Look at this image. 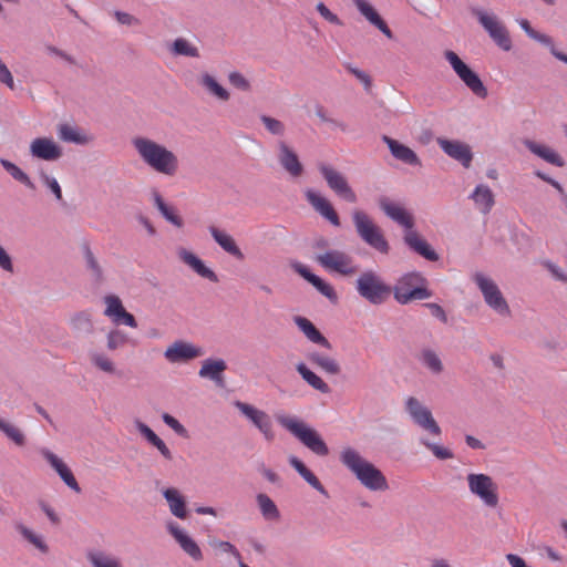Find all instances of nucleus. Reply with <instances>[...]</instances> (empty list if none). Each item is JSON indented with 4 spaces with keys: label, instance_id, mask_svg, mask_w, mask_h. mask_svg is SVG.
<instances>
[{
    "label": "nucleus",
    "instance_id": "nucleus-1",
    "mask_svg": "<svg viewBox=\"0 0 567 567\" xmlns=\"http://www.w3.org/2000/svg\"><path fill=\"white\" fill-rule=\"evenodd\" d=\"M132 145L142 162L154 172L169 177L178 172V157L165 145L144 136L132 138Z\"/></svg>",
    "mask_w": 567,
    "mask_h": 567
},
{
    "label": "nucleus",
    "instance_id": "nucleus-2",
    "mask_svg": "<svg viewBox=\"0 0 567 567\" xmlns=\"http://www.w3.org/2000/svg\"><path fill=\"white\" fill-rule=\"evenodd\" d=\"M339 460L370 491L388 488V482L382 472L367 461L355 449L344 447L340 452Z\"/></svg>",
    "mask_w": 567,
    "mask_h": 567
},
{
    "label": "nucleus",
    "instance_id": "nucleus-3",
    "mask_svg": "<svg viewBox=\"0 0 567 567\" xmlns=\"http://www.w3.org/2000/svg\"><path fill=\"white\" fill-rule=\"evenodd\" d=\"M278 423L318 456H327L329 447L321 435L297 416L278 415Z\"/></svg>",
    "mask_w": 567,
    "mask_h": 567
},
{
    "label": "nucleus",
    "instance_id": "nucleus-4",
    "mask_svg": "<svg viewBox=\"0 0 567 567\" xmlns=\"http://www.w3.org/2000/svg\"><path fill=\"white\" fill-rule=\"evenodd\" d=\"M352 223L358 237L372 249L382 255H388L390 244L383 230L374 223L364 210L354 209L351 213Z\"/></svg>",
    "mask_w": 567,
    "mask_h": 567
},
{
    "label": "nucleus",
    "instance_id": "nucleus-5",
    "mask_svg": "<svg viewBox=\"0 0 567 567\" xmlns=\"http://www.w3.org/2000/svg\"><path fill=\"white\" fill-rule=\"evenodd\" d=\"M394 299L400 305H408L413 300H424L432 297L427 289V280L421 272L412 271L401 276L392 289Z\"/></svg>",
    "mask_w": 567,
    "mask_h": 567
},
{
    "label": "nucleus",
    "instance_id": "nucleus-6",
    "mask_svg": "<svg viewBox=\"0 0 567 567\" xmlns=\"http://www.w3.org/2000/svg\"><path fill=\"white\" fill-rule=\"evenodd\" d=\"M355 289L369 303L379 306L391 296L392 288L373 270H365L355 280Z\"/></svg>",
    "mask_w": 567,
    "mask_h": 567
},
{
    "label": "nucleus",
    "instance_id": "nucleus-7",
    "mask_svg": "<svg viewBox=\"0 0 567 567\" xmlns=\"http://www.w3.org/2000/svg\"><path fill=\"white\" fill-rule=\"evenodd\" d=\"M472 280L481 291L488 308L501 317H511L512 310L497 284L481 271L472 275Z\"/></svg>",
    "mask_w": 567,
    "mask_h": 567
},
{
    "label": "nucleus",
    "instance_id": "nucleus-8",
    "mask_svg": "<svg viewBox=\"0 0 567 567\" xmlns=\"http://www.w3.org/2000/svg\"><path fill=\"white\" fill-rule=\"evenodd\" d=\"M472 14L477 19L489 38L504 51L512 49V40L504 23L493 12L480 8H472Z\"/></svg>",
    "mask_w": 567,
    "mask_h": 567
},
{
    "label": "nucleus",
    "instance_id": "nucleus-9",
    "mask_svg": "<svg viewBox=\"0 0 567 567\" xmlns=\"http://www.w3.org/2000/svg\"><path fill=\"white\" fill-rule=\"evenodd\" d=\"M317 262L328 271L337 272L344 277L359 271L358 265L351 255L346 251L331 249L316 256Z\"/></svg>",
    "mask_w": 567,
    "mask_h": 567
},
{
    "label": "nucleus",
    "instance_id": "nucleus-10",
    "mask_svg": "<svg viewBox=\"0 0 567 567\" xmlns=\"http://www.w3.org/2000/svg\"><path fill=\"white\" fill-rule=\"evenodd\" d=\"M444 58L451 64L457 76L477 97L485 99L487 96V89L478 74L463 62L454 51L446 50L444 52Z\"/></svg>",
    "mask_w": 567,
    "mask_h": 567
},
{
    "label": "nucleus",
    "instance_id": "nucleus-11",
    "mask_svg": "<svg viewBox=\"0 0 567 567\" xmlns=\"http://www.w3.org/2000/svg\"><path fill=\"white\" fill-rule=\"evenodd\" d=\"M466 481L470 492L477 496L486 507L495 508L498 505L497 485L491 476L470 473Z\"/></svg>",
    "mask_w": 567,
    "mask_h": 567
},
{
    "label": "nucleus",
    "instance_id": "nucleus-12",
    "mask_svg": "<svg viewBox=\"0 0 567 567\" xmlns=\"http://www.w3.org/2000/svg\"><path fill=\"white\" fill-rule=\"evenodd\" d=\"M404 409L414 424L433 435H441V427L434 420L431 410L423 405L419 399L409 396L405 400Z\"/></svg>",
    "mask_w": 567,
    "mask_h": 567
},
{
    "label": "nucleus",
    "instance_id": "nucleus-13",
    "mask_svg": "<svg viewBox=\"0 0 567 567\" xmlns=\"http://www.w3.org/2000/svg\"><path fill=\"white\" fill-rule=\"evenodd\" d=\"M318 169L326 181L328 187L339 197L349 203L357 202V195L349 185L346 176L332 166L320 163Z\"/></svg>",
    "mask_w": 567,
    "mask_h": 567
},
{
    "label": "nucleus",
    "instance_id": "nucleus-14",
    "mask_svg": "<svg viewBox=\"0 0 567 567\" xmlns=\"http://www.w3.org/2000/svg\"><path fill=\"white\" fill-rule=\"evenodd\" d=\"M234 405L260 431L266 441H274V424L269 414H267L262 410L255 408L251 404L241 401H236Z\"/></svg>",
    "mask_w": 567,
    "mask_h": 567
},
{
    "label": "nucleus",
    "instance_id": "nucleus-15",
    "mask_svg": "<svg viewBox=\"0 0 567 567\" xmlns=\"http://www.w3.org/2000/svg\"><path fill=\"white\" fill-rule=\"evenodd\" d=\"M436 143L449 157L458 162L464 168H470L473 161V152L467 143L445 137H437Z\"/></svg>",
    "mask_w": 567,
    "mask_h": 567
},
{
    "label": "nucleus",
    "instance_id": "nucleus-16",
    "mask_svg": "<svg viewBox=\"0 0 567 567\" xmlns=\"http://www.w3.org/2000/svg\"><path fill=\"white\" fill-rule=\"evenodd\" d=\"M166 529L182 550L195 561L203 559V553L198 544L176 522L166 523Z\"/></svg>",
    "mask_w": 567,
    "mask_h": 567
},
{
    "label": "nucleus",
    "instance_id": "nucleus-17",
    "mask_svg": "<svg viewBox=\"0 0 567 567\" xmlns=\"http://www.w3.org/2000/svg\"><path fill=\"white\" fill-rule=\"evenodd\" d=\"M30 154L33 158L55 162L63 155L62 147L50 137H37L30 143Z\"/></svg>",
    "mask_w": 567,
    "mask_h": 567
},
{
    "label": "nucleus",
    "instance_id": "nucleus-18",
    "mask_svg": "<svg viewBox=\"0 0 567 567\" xmlns=\"http://www.w3.org/2000/svg\"><path fill=\"white\" fill-rule=\"evenodd\" d=\"M202 354L203 350L199 347L183 340L173 342L164 352V357L169 363L188 362Z\"/></svg>",
    "mask_w": 567,
    "mask_h": 567
},
{
    "label": "nucleus",
    "instance_id": "nucleus-19",
    "mask_svg": "<svg viewBox=\"0 0 567 567\" xmlns=\"http://www.w3.org/2000/svg\"><path fill=\"white\" fill-rule=\"evenodd\" d=\"M380 209L393 221L404 227L405 230L414 227V219L411 213L404 207L395 204L386 196H381L378 199Z\"/></svg>",
    "mask_w": 567,
    "mask_h": 567
},
{
    "label": "nucleus",
    "instance_id": "nucleus-20",
    "mask_svg": "<svg viewBox=\"0 0 567 567\" xmlns=\"http://www.w3.org/2000/svg\"><path fill=\"white\" fill-rule=\"evenodd\" d=\"M277 158L280 166L291 176L299 177L303 173V166L299 161L297 153L285 141L277 143Z\"/></svg>",
    "mask_w": 567,
    "mask_h": 567
},
{
    "label": "nucleus",
    "instance_id": "nucleus-21",
    "mask_svg": "<svg viewBox=\"0 0 567 567\" xmlns=\"http://www.w3.org/2000/svg\"><path fill=\"white\" fill-rule=\"evenodd\" d=\"M305 196L307 202L319 215L330 221L333 226H340V218L331 203L326 197L313 189H307L305 192Z\"/></svg>",
    "mask_w": 567,
    "mask_h": 567
},
{
    "label": "nucleus",
    "instance_id": "nucleus-22",
    "mask_svg": "<svg viewBox=\"0 0 567 567\" xmlns=\"http://www.w3.org/2000/svg\"><path fill=\"white\" fill-rule=\"evenodd\" d=\"M382 141L388 145L391 155L395 159L410 166H421V159L419 158L416 153L409 146L400 143L399 141L388 135H383Z\"/></svg>",
    "mask_w": 567,
    "mask_h": 567
},
{
    "label": "nucleus",
    "instance_id": "nucleus-23",
    "mask_svg": "<svg viewBox=\"0 0 567 567\" xmlns=\"http://www.w3.org/2000/svg\"><path fill=\"white\" fill-rule=\"evenodd\" d=\"M58 136L62 142L85 146L94 142L93 134L66 123L58 126Z\"/></svg>",
    "mask_w": 567,
    "mask_h": 567
},
{
    "label": "nucleus",
    "instance_id": "nucleus-24",
    "mask_svg": "<svg viewBox=\"0 0 567 567\" xmlns=\"http://www.w3.org/2000/svg\"><path fill=\"white\" fill-rule=\"evenodd\" d=\"M403 240L411 250L424 257L425 259L430 261H436L439 259V255L435 252V250L432 249L427 241L423 239L413 228L405 230Z\"/></svg>",
    "mask_w": 567,
    "mask_h": 567
},
{
    "label": "nucleus",
    "instance_id": "nucleus-25",
    "mask_svg": "<svg viewBox=\"0 0 567 567\" xmlns=\"http://www.w3.org/2000/svg\"><path fill=\"white\" fill-rule=\"evenodd\" d=\"M292 269L299 274L303 279L310 282L321 295L329 300H337V293L333 287L321 279L319 276L312 274L310 269L301 262L292 264Z\"/></svg>",
    "mask_w": 567,
    "mask_h": 567
},
{
    "label": "nucleus",
    "instance_id": "nucleus-26",
    "mask_svg": "<svg viewBox=\"0 0 567 567\" xmlns=\"http://www.w3.org/2000/svg\"><path fill=\"white\" fill-rule=\"evenodd\" d=\"M227 364L223 359H206L203 361L198 375L213 381L217 386L225 385L224 372Z\"/></svg>",
    "mask_w": 567,
    "mask_h": 567
},
{
    "label": "nucleus",
    "instance_id": "nucleus-27",
    "mask_svg": "<svg viewBox=\"0 0 567 567\" xmlns=\"http://www.w3.org/2000/svg\"><path fill=\"white\" fill-rule=\"evenodd\" d=\"M43 457L48 461V463L55 470L61 480L75 493L81 492V487L78 484L72 471L68 467L64 462L59 458L54 453L49 450L42 451Z\"/></svg>",
    "mask_w": 567,
    "mask_h": 567
},
{
    "label": "nucleus",
    "instance_id": "nucleus-28",
    "mask_svg": "<svg viewBox=\"0 0 567 567\" xmlns=\"http://www.w3.org/2000/svg\"><path fill=\"white\" fill-rule=\"evenodd\" d=\"M177 255L179 259L190 267L198 276L208 279L212 282H218L217 275L210 268L206 267L203 260L195 254L185 248H178Z\"/></svg>",
    "mask_w": 567,
    "mask_h": 567
},
{
    "label": "nucleus",
    "instance_id": "nucleus-29",
    "mask_svg": "<svg viewBox=\"0 0 567 567\" xmlns=\"http://www.w3.org/2000/svg\"><path fill=\"white\" fill-rule=\"evenodd\" d=\"M523 144L530 153H533L534 155L544 159L545 162H547L554 166H557V167L565 166V161L554 148H551L547 145L537 143L533 140H525L523 142Z\"/></svg>",
    "mask_w": 567,
    "mask_h": 567
},
{
    "label": "nucleus",
    "instance_id": "nucleus-30",
    "mask_svg": "<svg viewBox=\"0 0 567 567\" xmlns=\"http://www.w3.org/2000/svg\"><path fill=\"white\" fill-rule=\"evenodd\" d=\"M359 12L375 28H378L388 39H393V33L374 10V8L365 0H352Z\"/></svg>",
    "mask_w": 567,
    "mask_h": 567
},
{
    "label": "nucleus",
    "instance_id": "nucleus-31",
    "mask_svg": "<svg viewBox=\"0 0 567 567\" xmlns=\"http://www.w3.org/2000/svg\"><path fill=\"white\" fill-rule=\"evenodd\" d=\"M296 326L302 333L313 343L326 349H331L330 341L316 328V326L307 318L297 316L293 318Z\"/></svg>",
    "mask_w": 567,
    "mask_h": 567
},
{
    "label": "nucleus",
    "instance_id": "nucleus-32",
    "mask_svg": "<svg viewBox=\"0 0 567 567\" xmlns=\"http://www.w3.org/2000/svg\"><path fill=\"white\" fill-rule=\"evenodd\" d=\"M288 462L297 473L317 492L321 495L329 497L328 491L320 483L318 477L295 455L289 456Z\"/></svg>",
    "mask_w": 567,
    "mask_h": 567
},
{
    "label": "nucleus",
    "instance_id": "nucleus-33",
    "mask_svg": "<svg viewBox=\"0 0 567 567\" xmlns=\"http://www.w3.org/2000/svg\"><path fill=\"white\" fill-rule=\"evenodd\" d=\"M470 198L474 202L477 209L483 214H488L495 204L494 194L492 189L485 184L477 185L473 193L470 195Z\"/></svg>",
    "mask_w": 567,
    "mask_h": 567
},
{
    "label": "nucleus",
    "instance_id": "nucleus-34",
    "mask_svg": "<svg viewBox=\"0 0 567 567\" xmlns=\"http://www.w3.org/2000/svg\"><path fill=\"white\" fill-rule=\"evenodd\" d=\"M163 496L168 503L171 513L181 519L187 517L186 502L181 495L179 491L174 487H169L163 491Z\"/></svg>",
    "mask_w": 567,
    "mask_h": 567
},
{
    "label": "nucleus",
    "instance_id": "nucleus-35",
    "mask_svg": "<svg viewBox=\"0 0 567 567\" xmlns=\"http://www.w3.org/2000/svg\"><path fill=\"white\" fill-rule=\"evenodd\" d=\"M209 233L214 240L228 254L234 256L235 258L241 260L244 259V254L235 243L234 238L226 234L225 231L219 230L215 226L209 227Z\"/></svg>",
    "mask_w": 567,
    "mask_h": 567
},
{
    "label": "nucleus",
    "instance_id": "nucleus-36",
    "mask_svg": "<svg viewBox=\"0 0 567 567\" xmlns=\"http://www.w3.org/2000/svg\"><path fill=\"white\" fill-rule=\"evenodd\" d=\"M86 559L92 567H123L120 557L101 549L87 551Z\"/></svg>",
    "mask_w": 567,
    "mask_h": 567
},
{
    "label": "nucleus",
    "instance_id": "nucleus-37",
    "mask_svg": "<svg viewBox=\"0 0 567 567\" xmlns=\"http://www.w3.org/2000/svg\"><path fill=\"white\" fill-rule=\"evenodd\" d=\"M297 372L301 378L315 390L328 394L331 389L318 374L311 371L305 363L300 362L296 365Z\"/></svg>",
    "mask_w": 567,
    "mask_h": 567
},
{
    "label": "nucleus",
    "instance_id": "nucleus-38",
    "mask_svg": "<svg viewBox=\"0 0 567 567\" xmlns=\"http://www.w3.org/2000/svg\"><path fill=\"white\" fill-rule=\"evenodd\" d=\"M174 56L199 58V49L185 38H176L168 48Z\"/></svg>",
    "mask_w": 567,
    "mask_h": 567
},
{
    "label": "nucleus",
    "instance_id": "nucleus-39",
    "mask_svg": "<svg viewBox=\"0 0 567 567\" xmlns=\"http://www.w3.org/2000/svg\"><path fill=\"white\" fill-rule=\"evenodd\" d=\"M308 359L327 374L338 375L341 372L339 362L329 355L316 351L310 353Z\"/></svg>",
    "mask_w": 567,
    "mask_h": 567
},
{
    "label": "nucleus",
    "instance_id": "nucleus-40",
    "mask_svg": "<svg viewBox=\"0 0 567 567\" xmlns=\"http://www.w3.org/2000/svg\"><path fill=\"white\" fill-rule=\"evenodd\" d=\"M199 83L209 94L214 95L219 101L226 102L229 100V92L209 73H203L199 78Z\"/></svg>",
    "mask_w": 567,
    "mask_h": 567
},
{
    "label": "nucleus",
    "instance_id": "nucleus-41",
    "mask_svg": "<svg viewBox=\"0 0 567 567\" xmlns=\"http://www.w3.org/2000/svg\"><path fill=\"white\" fill-rule=\"evenodd\" d=\"M14 529L20 533V535L31 545H33L42 554H47L49 551V546L44 542L43 537L31 528L27 527L21 522H14Z\"/></svg>",
    "mask_w": 567,
    "mask_h": 567
},
{
    "label": "nucleus",
    "instance_id": "nucleus-42",
    "mask_svg": "<svg viewBox=\"0 0 567 567\" xmlns=\"http://www.w3.org/2000/svg\"><path fill=\"white\" fill-rule=\"evenodd\" d=\"M89 359L91 364L97 370L107 374H115L116 365L106 353L93 350L89 352Z\"/></svg>",
    "mask_w": 567,
    "mask_h": 567
},
{
    "label": "nucleus",
    "instance_id": "nucleus-43",
    "mask_svg": "<svg viewBox=\"0 0 567 567\" xmlns=\"http://www.w3.org/2000/svg\"><path fill=\"white\" fill-rule=\"evenodd\" d=\"M0 164L4 168V171L11 175V177L13 179H16L17 182L24 185L28 189H31V190L35 189V185L31 181L29 175L25 172H23L19 166H17L14 163H12L8 159L1 158Z\"/></svg>",
    "mask_w": 567,
    "mask_h": 567
},
{
    "label": "nucleus",
    "instance_id": "nucleus-44",
    "mask_svg": "<svg viewBox=\"0 0 567 567\" xmlns=\"http://www.w3.org/2000/svg\"><path fill=\"white\" fill-rule=\"evenodd\" d=\"M257 504L261 515L267 520H277L280 517V512L275 502L266 494H258L256 497Z\"/></svg>",
    "mask_w": 567,
    "mask_h": 567
},
{
    "label": "nucleus",
    "instance_id": "nucleus-45",
    "mask_svg": "<svg viewBox=\"0 0 567 567\" xmlns=\"http://www.w3.org/2000/svg\"><path fill=\"white\" fill-rule=\"evenodd\" d=\"M70 324L73 330L84 334H91L94 330L91 315L86 311L75 313L71 318Z\"/></svg>",
    "mask_w": 567,
    "mask_h": 567
},
{
    "label": "nucleus",
    "instance_id": "nucleus-46",
    "mask_svg": "<svg viewBox=\"0 0 567 567\" xmlns=\"http://www.w3.org/2000/svg\"><path fill=\"white\" fill-rule=\"evenodd\" d=\"M154 202H155L157 209L159 210V213L163 215V217L167 221H169L171 224H173L174 226H176L178 228H181L184 225L182 217H179L178 215L175 214L173 208H171L164 202V199L162 198V196L158 193L154 194Z\"/></svg>",
    "mask_w": 567,
    "mask_h": 567
},
{
    "label": "nucleus",
    "instance_id": "nucleus-47",
    "mask_svg": "<svg viewBox=\"0 0 567 567\" xmlns=\"http://www.w3.org/2000/svg\"><path fill=\"white\" fill-rule=\"evenodd\" d=\"M0 431L17 445H24L25 437L21 430L2 417H0Z\"/></svg>",
    "mask_w": 567,
    "mask_h": 567
},
{
    "label": "nucleus",
    "instance_id": "nucleus-48",
    "mask_svg": "<svg viewBox=\"0 0 567 567\" xmlns=\"http://www.w3.org/2000/svg\"><path fill=\"white\" fill-rule=\"evenodd\" d=\"M421 362L433 373L439 374L443 371V363L435 351L423 349L420 357Z\"/></svg>",
    "mask_w": 567,
    "mask_h": 567
},
{
    "label": "nucleus",
    "instance_id": "nucleus-49",
    "mask_svg": "<svg viewBox=\"0 0 567 567\" xmlns=\"http://www.w3.org/2000/svg\"><path fill=\"white\" fill-rule=\"evenodd\" d=\"M128 340L130 338L124 331L120 329H112L106 336V348L110 351L118 350L125 347Z\"/></svg>",
    "mask_w": 567,
    "mask_h": 567
},
{
    "label": "nucleus",
    "instance_id": "nucleus-50",
    "mask_svg": "<svg viewBox=\"0 0 567 567\" xmlns=\"http://www.w3.org/2000/svg\"><path fill=\"white\" fill-rule=\"evenodd\" d=\"M38 174H39V177H40L41 182L43 183V185L45 187H48L52 192V194L54 195L55 199L58 202H62L63 200L62 188H61L59 182L56 181V178L53 177V176H50L42 168L39 169Z\"/></svg>",
    "mask_w": 567,
    "mask_h": 567
},
{
    "label": "nucleus",
    "instance_id": "nucleus-51",
    "mask_svg": "<svg viewBox=\"0 0 567 567\" xmlns=\"http://www.w3.org/2000/svg\"><path fill=\"white\" fill-rule=\"evenodd\" d=\"M84 258L86 262V267L91 272V276L96 282H101L103 280V270L100 266L99 261L94 257L93 252L87 248L84 252Z\"/></svg>",
    "mask_w": 567,
    "mask_h": 567
},
{
    "label": "nucleus",
    "instance_id": "nucleus-52",
    "mask_svg": "<svg viewBox=\"0 0 567 567\" xmlns=\"http://www.w3.org/2000/svg\"><path fill=\"white\" fill-rule=\"evenodd\" d=\"M260 121L272 135L282 136L286 132L285 124L275 117L261 115Z\"/></svg>",
    "mask_w": 567,
    "mask_h": 567
},
{
    "label": "nucleus",
    "instance_id": "nucleus-53",
    "mask_svg": "<svg viewBox=\"0 0 567 567\" xmlns=\"http://www.w3.org/2000/svg\"><path fill=\"white\" fill-rule=\"evenodd\" d=\"M104 303H105V309H104L103 313L107 318L113 317V315H116L120 310H122L124 308L122 300L120 299V297H117L115 295L105 296Z\"/></svg>",
    "mask_w": 567,
    "mask_h": 567
},
{
    "label": "nucleus",
    "instance_id": "nucleus-54",
    "mask_svg": "<svg viewBox=\"0 0 567 567\" xmlns=\"http://www.w3.org/2000/svg\"><path fill=\"white\" fill-rule=\"evenodd\" d=\"M110 319L116 326L125 324L131 328L137 327L136 319L134 318V316L132 313L127 312L125 310V308L120 310L116 315H113V317H111Z\"/></svg>",
    "mask_w": 567,
    "mask_h": 567
},
{
    "label": "nucleus",
    "instance_id": "nucleus-55",
    "mask_svg": "<svg viewBox=\"0 0 567 567\" xmlns=\"http://www.w3.org/2000/svg\"><path fill=\"white\" fill-rule=\"evenodd\" d=\"M228 81L234 87L240 91L248 92L251 89L250 82L240 72H230L228 74Z\"/></svg>",
    "mask_w": 567,
    "mask_h": 567
},
{
    "label": "nucleus",
    "instance_id": "nucleus-56",
    "mask_svg": "<svg viewBox=\"0 0 567 567\" xmlns=\"http://www.w3.org/2000/svg\"><path fill=\"white\" fill-rule=\"evenodd\" d=\"M162 420L167 426H169L179 436H183V437L188 436V432H187L186 427L171 414L163 413Z\"/></svg>",
    "mask_w": 567,
    "mask_h": 567
},
{
    "label": "nucleus",
    "instance_id": "nucleus-57",
    "mask_svg": "<svg viewBox=\"0 0 567 567\" xmlns=\"http://www.w3.org/2000/svg\"><path fill=\"white\" fill-rule=\"evenodd\" d=\"M421 443L426 449H429L435 455V457H437L439 460H449V458L453 457V453L446 447H443L435 443H431L426 440H421Z\"/></svg>",
    "mask_w": 567,
    "mask_h": 567
},
{
    "label": "nucleus",
    "instance_id": "nucleus-58",
    "mask_svg": "<svg viewBox=\"0 0 567 567\" xmlns=\"http://www.w3.org/2000/svg\"><path fill=\"white\" fill-rule=\"evenodd\" d=\"M113 16L121 25L135 27L141 24V20L138 18L125 11L115 10Z\"/></svg>",
    "mask_w": 567,
    "mask_h": 567
},
{
    "label": "nucleus",
    "instance_id": "nucleus-59",
    "mask_svg": "<svg viewBox=\"0 0 567 567\" xmlns=\"http://www.w3.org/2000/svg\"><path fill=\"white\" fill-rule=\"evenodd\" d=\"M542 266L544 268H546L556 280L561 281L567 285V272H565L556 264H554L553 261H550L548 259H545L542 261Z\"/></svg>",
    "mask_w": 567,
    "mask_h": 567
},
{
    "label": "nucleus",
    "instance_id": "nucleus-60",
    "mask_svg": "<svg viewBox=\"0 0 567 567\" xmlns=\"http://www.w3.org/2000/svg\"><path fill=\"white\" fill-rule=\"evenodd\" d=\"M213 546L215 548H218L223 553L234 556L235 559L238 561V565L243 563V558L239 550L231 543L226 540H217L213 544Z\"/></svg>",
    "mask_w": 567,
    "mask_h": 567
},
{
    "label": "nucleus",
    "instance_id": "nucleus-61",
    "mask_svg": "<svg viewBox=\"0 0 567 567\" xmlns=\"http://www.w3.org/2000/svg\"><path fill=\"white\" fill-rule=\"evenodd\" d=\"M316 9L319 12V14L328 22L336 24V25L343 24L342 21L340 20V18L337 14H334L333 12H331L330 9L323 2H319L317 4Z\"/></svg>",
    "mask_w": 567,
    "mask_h": 567
},
{
    "label": "nucleus",
    "instance_id": "nucleus-62",
    "mask_svg": "<svg viewBox=\"0 0 567 567\" xmlns=\"http://www.w3.org/2000/svg\"><path fill=\"white\" fill-rule=\"evenodd\" d=\"M316 115L322 121V122H326V123H329L331 124L333 127H338L340 128L341 131H347V125L343 123V122H340V121H337V120H333L331 117H329L327 115V112L326 110L323 109V106L321 105H318L316 106Z\"/></svg>",
    "mask_w": 567,
    "mask_h": 567
},
{
    "label": "nucleus",
    "instance_id": "nucleus-63",
    "mask_svg": "<svg viewBox=\"0 0 567 567\" xmlns=\"http://www.w3.org/2000/svg\"><path fill=\"white\" fill-rule=\"evenodd\" d=\"M134 424L140 434L143 435L150 444H153V442L158 437V435L144 422L136 420Z\"/></svg>",
    "mask_w": 567,
    "mask_h": 567
},
{
    "label": "nucleus",
    "instance_id": "nucleus-64",
    "mask_svg": "<svg viewBox=\"0 0 567 567\" xmlns=\"http://www.w3.org/2000/svg\"><path fill=\"white\" fill-rule=\"evenodd\" d=\"M346 69L354 75L368 90L371 86V78L362 70L352 66L351 64H346Z\"/></svg>",
    "mask_w": 567,
    "mask_h": 567
}]
</instances>
